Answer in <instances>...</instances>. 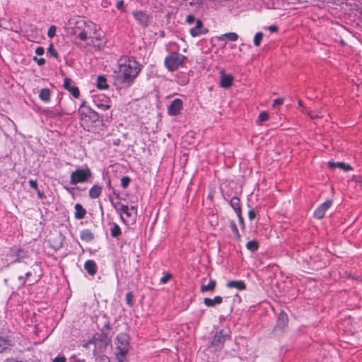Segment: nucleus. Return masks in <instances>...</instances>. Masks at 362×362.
<instances>
[{
  "label": "nucleus",
  "instance_id": "a211bd4d",
  "mask_svg": "<svg viewBox=\"0 0 362 362\" xmlns=\"http://www.w3.org/2000/svg\"><path fill=\"white\" fill-rule=\"evenodd\" d=\"M226 286L228 288H237L238 290L242 291L246 288L245 282L242 280H233L229 281L226 284Z\"/></svg>",
  "mask_w": 362,
  "mask_h": 362
},
{
  "label": "nucleus",
  "instance_id": "864d4df0",
  "mask_svg": "<svg viewBox=\"0 0 362 362\" xmlns=\"http://www.w3.org/2000/svg\"><path fill=\"white\" fill-rule=\"evenodd\" d=\"M194 19V18L193 16L189 15L187 17L186 21H187V23H192Z\"/></svg>",
  "mask_w": 362,
  "mask_h": 362
},
{
  "label": "nucleus",
  "instance_id": "39448f33",
  "mask_svg": "<svg viewBox=\"0 0 362 362\" xmlns=\"http://www.w3.org/2000/svg\"><path fill=\"white\" fill-rule=\"evenodd\" d=\"M116 357L119 362H122L125 356L129 349L128 337L126 334H121L116 338Z\"/></svg>",
  "mask_w": 362,
  "mask_h": 362
},
{
  "label": "nucleus",
  "instance_id": "c9c22d12",
  "mask_svg": "<svg viewBox=\"0 0 362 362\" xmlns=\"http://www.w3.org/2000/svg\"><path fill=\"white\" fill-rule=\"evenodd\" d=\"M130 182L131 178L129 176H124L121 179V186L126 189L129 185Z\"/></svg>",
  "mask_w": 362,
  "mask_h": 362
},
{
  "label": "nucleus",
  "instance_id": "a878e982",
  "mask_svg": "<svg viewBox=\"0 0 362 362\" xmlns=\"http://www.w3.org/2000/svg\"><path fill=\"white\" fill-rule=\"evenodd\" d=\"M96 86L100 90L107 89L109 86L107 82V79L104 76H98L97 78Z\"/></svg>",
  "mask_w": 362,
  "mask_h": 362
},
{
  "label": "nucleus",
  "instance_id": "dca6fc26",
  "mask_svg": "<svg viewBox=\"0 0 362 362\" xmlns=\"http://www.w3.org/2000/svg\"><path fill=\"white\" fill-rule=\"evenodd\" d=\"M11 255L13 257L11 263L21 262L25 258L28 257V252L25 250L19 248L11 253Z\"/></svg>",
  "mask_w": 362,
  "mask_h": 362
},
{
  "label": "nucleus",
  "instance_id": "4be33fe9",
  "mask_svg": "<svg viewBox=\"0 0 362 362\" xmlns=\"http://www.w3.org/2000/svg\"><path fill=\"white\" fill-rule=\"evenodd\" d=\"M75 214L74 217L77 220L84 218L86 214V210L80 204H76L74 206Z\"/></svg>",
  "mask_w": 362,
  "mask_h": 362
},
{
  "label": "nucleus",
  "instance_id": "5701e85b",
  "mask_svg": "<svg viewBox=\"0 0 362 362\" xmlns=\"http://www.w3.org/2000/svg\"><path fill=\"white\" fill-rule=\"evenodd\" d=\"M80 238L83 241L90 243L93 240L94 235L89 229H84L80 232Z\"/></svg>",
  "mask_w": 362,
  "mask_h": 362
},
{
  "label": "nucleus",
  "instance_id": "f3484780",
  "mask_svg": "<svg viewBox=\"0 0 362 362\" xmlns=\"http://www.w3.org/2000/svg\"><path fill=\"white\" fill-rule=\"evenodd\" d=\"M327 165L329 168L334 169V168H338L343 170L345 172L350 171L351 170H352V168L350 165L346 164L343 162L329 161V162H328Z\"/></svg>",
  "mask_w": 362,
  "mask_h": 362
},
{
  "label": "nucleus",
  "instance_id": "f257e3e1",
  "mask_svg": "<svg viewBox=\"0 0 362 362\" xmlns=\"http://www.w3.org/2000/svg\"><path fill=\"white\" fill-rule=\"evenodd\" d=\"M141 69V64L134 57L122 59L118 69L113 73L115 84L120 87L132 86Z\"/></svg>",
  "mask_w": 362,
  "mask_h": 362
},
{
  "label": "nucleus",
  "instance_id": "473e14b6",
  "mask_svg": "<svg viewBox=\"0 0 362 362\" xmlns=\"http://www.w3.org/2000/svg\"><path fill=\"white\" fill-rule=\"evenodd\" d=\"M258 247H259V244L255 240H250L246 244V248L248 250H250L252 252H255V251L257 250Z\"/></svg>",
  "mask_w": 362,
  "mask_h": 362
},
{
  "label": "nucleus",
  "instance_id": "37998d69",
  "mask_svg": "<svg viewBox=\"0 0 362 362\" xmlns=\"http://www.w3.org/2000/svg\"><path fill=\"white\" fill-rule=\"evenodd\" d=\"M284 103V98H276L273 101L272 107L276 108Z\"/></svg>",
  "mask_w": 362,
  "mask_h": 362
},
{
  "label": "nucleus",
  "instance_id": "4c0bfd02",
  "mask_svg": "<svg viewBox=\"0 0 362 362\" xmlns=\"http://www.w3.org/2000/svg\"><path fill=\"white\" fill-rule=\"evenodd\" d=\"M56 30H57V28L54 25L50 26L48 30V32H47V36L49 38L54 37L56 34Z\"/></svg>",
  "mask_w": 362,
  "mask_h": 362
},
{
  "label": "nucleus",
  "instance_id": "69168bd1",
  "mask_svg": "<svg viewBox=\"0 0 362 362\" xmlns=\"http://www.w3.org/2000/svg\"><path fill=\"white\" fill-rule=\"evenodd\" d=\"M66 189L68 192H71V190H70V189H69V188L66 187Z\"/></svg>",
  "mask_w": 362,
  "mask_h": 362
},
{
  "label": "nucleus",
  "instance_id": "0e129e2a",
  "mask_svg": "<svg viewBox=\"0 0 362 362\" xmlns=\"http://www.w3.org/2000/svg\"><path fill=\"white\" fill-rule=\"evenodd\" d=\"M76 362H85V360H78Z\"/></svg>",
  "mask_w": 362,
  "mask_h": 362
},
{
  "label": "nucleus",
  "instance_id": "6e6d98bb",
  "mask_svg": "<svg viewBox=\"0 0 362 362\" xmlns=\"http://www.w3.org/2000/svg\"><path fill=\"white\" fill-rule=\"evenodd\" d=\"M36 191H37V194L38 197H40V199H42V198L45 197V194H44V193L42 192H40L38 189Z\"/></svg>",
  "mask_w": 362,
  "mask_h": 362
},
{
  "label": "nucleus",
  "instance_id": "7ed1b4c3",
  "mask_svg": "<svg viewBox=\"0 0 362 362\" xmlns=\"http://www.w3.org/2000/svg\"><path fill=\"white\" fill-rule=\"evenodd\" d=\"M187 61V57L176 52H172L167 55L164 60V64L169 71H175L183 67Z\"/></svg>",
  "mask_w": 362,
  "mask_h": 362
},
{
  "label": "nucleus",
  "instance_id": "2f4dec72",
  "mask_svg": "<svg viewBox=\"0 0 362 362\" xmlns=\"http://www.w3.org/2000/svg\"><path fill=\"white\" fill-rule=\"evenodd\" d=\"M230 228L231 229V231L234 234L235 237L236 238V239L238 240H240L241 236H240V235L239 233L238 227H237V226L235 224V222L234 221H230Z\"/></svg>",
  "mask_w": 362,
  "mask_h": 362
},
{
  "label": "nucleus",
  "instance_id": "e433bc0d",
  "mask_svg": "<svg viewBox=\"0 0 362 362\" xmlns=\"http://www.w3.org/2000/svg\"><path fill=\"white\" fill-rule=\"evenodd\" d=\"M258 119L260 122H265L269 119V115L267 112H262L259 113Z\"/></svg>",
  "mask_w": 362,
  "mask_h": 362
},
{
  "label": "nucleus",
  "instance_id": "6ab92c4d",
  "mask_svg": "<svg viewBox=\"0 0 362 362\" xmlns=\"http://www.w3.org/2000/svg\"><path fill=\"white\" fill-rule=\"evenodd\" d=\"M223 298L221 296H216L214 298H205L204 299V303L206 306L211 308L214 307L216 305L222 303Z\"/></svg>",
  "mask_w": 362,
  "mask_h": 362
},
{
  "label": "nucleus",
  "instance_id": "7c9ffc66",
  "mask_svg": "<svg viewBox=\"0 0 362 362\" xmlns=\"http://www.w3.org/2000/svg\"><path fill=\"white\" fill-rule=\"evenodd\" d=\"M122 233L121 228L118 224L115 223H112V228H110V234L112 238H117Z\"/></svg>",
  "mask_w": 362,
  "mask_h": 362
},
{
  "label": "nucleus",
  "instance_id": "e2e57ef3",
  "mask_svg": "<svg viewBox=\"0 0 362 362\" xmlns=\"http://www.w3.org/2000/svg\"><path fill=\"white\" fill-rule=\"evenodd\" d=\"M132 210V211H135V212H136V208L134 206H131V208L129 209V210Z\"/></svg>",
  "mask_w": 362,
  "mask_h": 362
},
{
  "label": "nucleus",
  "instance_id": "412c9836",
  "mask_svg": "<svg viewBox=\"0 0 362 362\" xmlns=\"http://www.w3.org/2000/svg\"><path fill=\"white\" fill-rule=\"evenodd\" d=\"M84 269L89 275L93 276L97 272L96 263L93 260H87L84 264Z\"/></svg>",
  "mask_w": 362,
  "mask_h": 362
},
{
  "label": "nucleus",
  "instance_id": "9d476101",
  "mask_svg": "<svg viewBox=\"0 0 362 362\" xmlns=\"http://www.w3.org/2000/svg\"><path fill=\"white\" fill-rule=\"evenodd\" d=\"M110 199V201L111 202L112 206H114V208L116 209V211L117 212L119 213L120 214V216H121V219L122 221L124 222V223H126V221L125 219L124 218V217L122 216V214H125L126 216L127 217H130L132 216V214L131 212L129 211V208L128 206L127 205H124L119 202H114L112 201V197L110 196L109 197Z\"/></svg>",
  "mask_w": 362,
  "mask_h": 362
},
{
  "label": "nucleus",
  "instance_id": "a19ab883",
  "mask_svg": "<svg viewBox=\"0 0 362 362\" xmlns=\"http://www.w3.org/2000/svg\"><path fill=\"white\" fill-rule=\"evenodd\" d=\"M133 298H134V296L132 292H128L126 294V302H127V304L129 305V306L132 305Z\"/></svg>",
  "mask_w": 362,
  "mask_h": 362
},
{
  "label": "nucleus",
  "instance_id": "09e8293b",
  "mask_svg": "<svg viewBox=\"0 0 362 362\" xmlns=\"http://www.w3.org/2000/svg\"><path fill=\"white\" fill-rule=\"evenodd\" d=\"M116 7L119 10H122L124 8V1L120 0V1H117V4H116Z\"/></svg>",
  "mask_w": 362,
  "mask_h": 362
},
{
  "label": "nucleus",
  "instance_id": "680f3d73",
  "mask_svg": "<svg viewBox=\"0 0 362 362\" xmlns=\"http://www.w3.org/2000/svg\"><path fill=\"white\" fill-rule=\"evenodd\" d=\"M107 187H108L109 188H112V186H111V181H110V180H108V182H107Z\"/></svg>",
  "mask_w": 362,
  "mask_h": 362
},
{
  "label": "nucleus",
  "instance_id": "13d9d810",
  "mask_svg": "<svg viewBox=\"0 0 362 362\" xmlns=\"http://www.w3.org/2000/svg\"><path fill=\"white\" fill-rule=\"evenodd\" d=\"M31 276H32V272H28L25 273V279H27L28 278H29Z\"/></svg>",
  "mask_w": 362,
  "mask_h": 362
},
{
  "label": "nucleus",
  "instance_id": "f8f14e48",
  "mask_svg": "<svg viewBox=\"0 0 362 362\" xmlns=\"http://www.w3.org/2000/svg\"><path fill=\"white\" fill-rule=\"evenodd\" d=\"M220 86L224 88H230L233 81V76L231 74H226L223 70L220 71Z\"/></svg>",
  "mask_w": 362,
  "mask_h": 362
},
{
  "label": "nucleus",
  "instance_id": "4468645a",
  "mask_svg": "<svg viewBox=\"0 0 362 362\" xmlns=\"http://www.w3.org/2000/svg\"><path fill=\"white\" fill-rule=\"evenodd\" d=\"M71 79L65 78L64 81V87L66 90L69 91L75 98H78L80 95L79 89L78 87L71 86Z\"/></svg>",
  "mask_w": 362,
  "mask_h": 362
},
{
  "label": "nucleus",
  "instance_id": "c03bdc74",
  "mask_svg": "<svg viewBox=\"0 0 362 362\" xmlns=\"http://www.w3.org/2000/svg\"><path fill=\"white\" fill-rule=\"evenodd\" d=\"M29 185L30 186V187L35 190H37L38 189V185H37V181L35 180H32L30 179L29 180Z\"/></svg>",
  "mask_w": 362,
  "mask_h": 362
},
{
  "label": "nucleus",
  "instance_id": "bf43d9fd",
  "mask_svg": "<svg viewBox=\"0 0 362 362\" xmlns=\"http://www.w3.org/2000/svg\"><path fill=\"white\" fill-rule=\"evenodd\" d=\"M53 115H55V116H61L62 115L61 112H59L58 110H54L53 112Z\"/></svg>",
  "mask_w": 362,
  "mask_h": 362
},
{
  "label": "nucleus",
  "instance_id": "58836bf2",
  "mask_svg": "<svg viewBox=\"0 0 362 362\" xmlns=\"http://www.w3.org/2000/svg\"><path fill=\"white\" fill-rule=\"evenodd\" d=\"M47 52L49 53L53 57L57 58L58 57V53L57 51L54 49L52 44H51L48 49Z\"/></svg>",
  "mask_w": 362,
  "mask_h": 362
},
{
  "label": "nucleus",
  "instance_id": "6e6552de",
  "mask_svg": "<svg viewBox=\"0 0 362 362\" xmlns=\"http://www.w3.org/2000/svg\"><path fill=\"white\" fill-rule=\"evenodd\" d=\"M94 105L101 110H107L110 107V99L104 94L92 96Z\"/></svg>",
  "mask_w": 362,
  "mask_h": 362
},
{
  "label": "nucleus",
  "instance_id": "b1692460",
  "mask_svg": "<svg viewBox=\"0 0 362 362\" xmlns=\"http://www.w3.org/2000/svg\"><path fill=\"white\" fill-rule=\"evenodd\" d=\"M230 206L233 209L235 214H241L240 201L237 197H233L229 202Z\"/></svg>",
  "mask_w": 362,
  "mask_h": 362
},
{
  "label": "nucleus",
  "instance_id": "de8ad7c7",
  "mask_svg": "<svg viewBox=\"0 0 362 362\" xmlns=\"http://www.w3.org/2000/svg\"><path fill=\"white\" fill-rule=\"evenodd\" d=\"M45 52V49L42 47H37L35 49V54L37 55H42Z\"/></svg>",
  "mask_w": 362,
  "mask_h": 362
},
{
  "label": "nucleus",
  "instance_id": "4d7b16f0",
  "mask_svg": "<svg viewBox=\"0 0 362 362\" xmlns=\"http://www.w3.org/2000/svg\"><path fill=\"white\" fill-rule=\"evenodd\" d=\"M112 193H113V195H114L117 199H119V198H120V197H119V193L117 190L113 189V190H112Z\"/></svg>",
  "mask_w": 362,
  "mask_h": 362
},
{
  "label": "nucleus",
  "instance_id": "79ce46f5",
  "mask_svg": "<svg viewBox=\"0 0 362 362\" xmlns=\"http://www.w3.org/2000/svg\"><path fill=\"white\" fill-rule=\"evenodd\" d=\"M171 277L172 276L170 274H165L160 278V282L163 284H165L171 279Z\"/></svg>",
  "mask_w": 362,
  "mask_h": 362
},
{
  "label": "nucleus",
  "instance_id": "aec40b11",
  "mask_svg": "<svg viewBox=\"0 0 362 362\" xmlns=\"http://www.w3.org/2000/svg\"><path fill=\"white\" fill-rule=\"evenodd\" d=\"M102 190H103V187L101 185H99L97 184L94 185L89 189V192H88L89 197L90 199H93L98 198L102 193Z\"/></svg>",
  "mask_w": 362,
  "mask_h": 362
},
{
  "label": "nucleus",
  "instance_id": "f704fd0d",
  "mask_svg": "<svg viewBox=\"0 0 362 362\" xmlns=\"http://www.w3.org/2000/svg\"><path fill=\"white\" fill-rule=\"evenodd\" d=\"M5 25H6V26H2V25L0 24V27L3 28L4 29H6V30H10L15 31L16 33L19 32V30H21V27L19 26L18 24H5Z\"/></svg>",
  "mask_w": 362,
  "mask_h": 362
},
{
  "label": "nucleus",
  "instance_id": "423d86ee",
  "mask_svg": "<svg viewBox=\"0 0 362 362\" xmlns=\"http://www.w3.org/2000/svg\"><path fill=\"white\" fill-rule=\"evenodd\" d=\"M229 338L230 335L228 331L225 329L217 331L210 341L209 349L214 352L221 351L225 341Z\"/></svg>",
  "mask_w": 362,
  "mask_h": 362
},
{
  "label": "nucleus",
  "instance_id": "ddd939ff",
  "mask_svg": "<svg viewBox=\"0 0 362 362\" xmlns=\"http://www.w3.org/2000/svg\"><path fill=\"white\" fill-rule=\"evenodd\" d=\"M288 321L287 314L281 311L278 315L275 329L283 330L287 326Z\"/></svg>",
  "mask_w": 362,
  "mask_h": 362
},
{
  "label": "nucleus",
  "instance_id": "ea45409f",
  "mask_svg": "<svg viewBox=\"0 0 362 362\" xmlns=\"http://www.w3.org/2000/svg\"><path fill=\"white\" fill-rule=\"evenodd\" d=\"M33 60L34 62H35L38 66H40L45 65V62H46V61L44 58H38L36 56L33 57Z\"/></svg>",
  "mask_w": 362,
  "mask_h": 362
},
{
  "label": "nucleus",
  "instance_id": "9b49d317",
  "mask_svg": "<svg viewBox=\"0 0 362 362\" xmlns=\"http://www.w3.org/2000/svg\"><path fill=\"white\" fill-rule=\"evenodd\" d=\"M332 200L327 199L322 204H321L314 211L313 216L317 219H321L325 216V212L332 205Z\"/></svg>",
  "mask_w": 362,
  "mask_h": 362
},
{
  "label": "nucleus",
  "instance_id": "5fc2aeb1",
  "mask_svg": "<svg viewBox=\"0 0 362 362\" xmlns=\"http://www.w3.org/2000/svg\"><path fill=\"white\" fill-rule=\"evenodd\" d=\"M101 362H110L109 358L106 356H103L100 357Z\"/></svg>",
  "mask_w": 362,
  "mask_h": 362
},
{
  "label": "nucleus",
  "instance_id": "c756f323",
  "mask_svg": "<svg viewBox=\"0 0 362 362\" xmlns=\"http://www.w3.org/2000/svg\"><path fill=\"white\" fill-rule=\"evenodd\" d=\"M216 282L214 279H210L209 282L206 285H202L200 287V291L202 293H205L207 291H213L215 288Z\"/></svg>",
  "mask_w": 362,
  "mask_h": 362
},
{
  "label": "nucleus",
  "instance_id": "f03ea898",
  "mask_svg": "<svg viewBox=\"0 0 362 362\" xmlns=\"http://www.w3.org/2000/svg\"><path fill=\"white\" fill-rule=\"evenodd\" d=\"M83 101L79 109L78 114L81 119V125L83 128L88 132H92L94 124L99 121L100 116L97 112L91 109L89 106L86 105Z\"/></svg>",
  "mask_w": 362,
  "mask_h": 362
},
{
  "label": "nucleus",
  "instance_id": "72a5a7b5",
  "mask_svg": "<svg viewBox=\"0 0 362 362\" xmlns=\"http://www.w3.org/2000/svg\"><path fill=\"white\" fill-rule=\"evenodd\" d=\"M263 36L264 34L262 32H258L255 34L253 39V43L255 47H259L260 45Z\"/></svg>",
  "mask_w": 362,
  "mask_h": 362
},
{
  "label": "nucleus",
  "instance_id": "603ef678",
  "mask_svg": "<svg viewBox=\"0 0 362 362\" xmlns=\"http://www.w3.org/2000/svg\"><path fill=\"white\" fill-rule=\"evenodd\" d=\"M269 30L271 33H274V32L277 31L278 28L276 25H271L269 27Z\"/></svg>",
  "mask_w": 362,
  "mask_h": 362
},
{
  "label": "nucleus",
  "instance_id": "cd10ccee",
  "mask_svg": "<svg viewBox=\"0 0 362 362\" xmlns=\"http://www.w3.org/2000/svg\"><path fill=\"white\" fill-rule=\"evenodd\" d=\"M39 98L45 103H48L50 100V90L49 88H42L39 93Z\"/></svg>",
  "mask_w": 362,
  "mask_h": 362
},
{
  "label": "nucleus",
  "instance_id": "393cba45",
  "mask_svg": "<svg viewBox=\"0 0 362 362\" xmlns=\"http://www.w3.org/2000/svg\"><path fill=\"white\" fill-rule=\"evenodd\" d=\"M217 39L219 41L227 40L228 41L235 42L238 39V35L235 33H227L217 37Z\"/></svg>",
  "mask_w": 362,
  "mask_h": 362
},
{
  "label": "nucleus",
  "instance_id": "1a4fd4ad",
  "mask_svg": "<svg viewBox=\"0 0 362 362\" xmlns=\"http://www.w3.org/2000/svg\"><path fill=\"white\" fill-rule=\"evenodd\" d=\"M183 109V102L180 98L174 99L168 107V114L170 116H177Z\"/></svg>",
  "mask_w": 362,
  "mask_h": 362
},
{
  "label": "nucleus",
  "instance_id": "0eeeda50",
  "mask_svg": "<svg viewBox=\"0 0 362 362\" xmlns=\"http://www.w3.org/2000/svg\"><path fill=\"white\" fill-rule=\"evenodd\" d=\"M92 177L90 169L86 165L82 168H77L70 175V184L76 185L78 183H83L88 181Z\"/></svg>",
  "mask_w": 362,
  "mask_h": 362
},
{
  "label": "nucleus",
  "instance_id": "338daca9",
  "mask_svg": "<svg viewBox=\"0 0 362 362\" xmlns=\"http://www.w3.org/2000/svg\"><path fill=\"white\" fill-rule=\"evenodd\" d=\"M196 23H202L200 20H197Z\"/></svg>",
  "mask_w": 362,
  "mask_h": 362
},
{
  "label": "nucleus",
  "instance_id": "052dcab7",
  "mask_svg": "<svg viewBox=\"0 0 362 362\" xmlns=\"http://www.w3.org/2000/svg\"><path fill=\"white\" fill-rule=\"evenodd\" d=\"M298 105H299L300 107H303V104L302 100H299L298 101Z\"/></svg>",
  "mask_w": 362,
  "mask_h": 362
},
{
  "label": "nucleus",
  "instance_id": "8fccbe9b",
  "mask_svg": "<svg viewBox=\"0 0 362 362\" xmlns=\"http://www.w3.org/2000/svg\"><path fill=\"white\" fill-rule=\"evenodd\" d=\"M237 214V216L238 218L240 224L242 226L243 228H244L245 227V224H244V220H243V218L242 216V214Z\"/></svg>",
  "mask_w": 362,
  "mask_h": 362
},
{
  "label": "nucleus",
  "instance_id": "49530a36",
  "mask_svg": "<svg viewBox=\"0 0 362 362\" xmlns=\"http://www.w3.org/2000/svg\"><path fill=\"white\" fill-rule=\"evenodd\" d=\"M256 216V211L254 209H251L248 211V218L250 221L253 220Z\"/></svg>",
  "mask_w": 362,
  "mask_h": 362
},
{
  "label": "nucleus",
  "instance_id": "20e7f679",
  "mask_svg": "<svg viewBox=\"0 0 362 362\" xmlns=\"http://www.w3.org/2000/svg\"><path fill=\"white\" fill-rule=\"evenodd\" d=\"M104 35L98 24H85L84 28L78 34V37L82 41L88 38L100 40L103 38Z\"/></svg>",
  "mask_w": 362,
  "mask_h": 362
},
{
  "label": "nucleus",
  "instance_id": "2eb2a0df",
  "mask_svg": "<svg viewBox=\"0 0 362 362\" xmlns=\"http://www.w3.org/2000/svg\"><path fill=\"white\" fill-rule=\"evenodd\" d=\"M208 32L209 29L204 27V24H195V26L189 30L190 35L194 37H199Z\"/></svg>",
  "mask_w": 362,
  "mask_h": 362
},
{
  "label": "nucleus",
  "instance_id": "3c124183",
  "mask_svg": "<svg viewBox=\"0 0 362 362\" xmlns=\"http://www.w3.org/2000/svg\"><path fill=\"white\" fill-rule=\"evenodd\" d=\"M18 280H19V281H20V283H21V284L22 286H23V285H25V284L26 279H25V276H18Z\"/></svg>",
  "mask_w": 362,
  "mask_h": 362
},
{
  "label": "nucleus",
  "instance_id": "774afa93",
  "mask_svg": "<svg viewBox=\"0 0 362 362\" xmlns=\"http://www.w3.org/2000/svg\"><path fill=\"white\" fill-rule=\"evenodd\" d=\"M105 327H106L107 328H109V325H105Z\"/></svg>",
  "mask_w": 362,
  "mask_h": 362
},
{
  "label": "nucleus",
  "instance_id": "a18cd8bd",
  "mask_svg": "<svg viewBox=\"0 0 362 362\" xmlns=\"http://www.w3.org/2000/svg\"><path fill=\"white\" fill-rule=\"evenodd\" d=\"M52 362H66V358L64 356L59 355L52 360Z\"/></svg>",
  "mask_w": 362,
  "mask_h": 362
},
{
  "label": "nucleus",
  "instance_id": "c85d7f7f",
  "mask_svg": "<svg viewBox=\"0 0 362 362\" xmlns=\"http://www.w3.org/2000/svg\"><path fill=\"white\" fill-rule=\"evenodd\" d=\"M303 112L307 114L311 119L320 118L323 116L322 111L320 109L317 110H308L305 109L303 110Z\"/></svg>",
  "mask_w": 362,
  "mask_h": 362
},
{
  "label": "nucleus",
  "instance_id": "bb28decb",
  "mask_svg": "<svg viewBox=\"0 0 362 362\" xmlns=\"http://www.w3.org/2000/svg\"><path fill=\"white\" fill-rule=\"evenodd\" d=\"M134 16L139 23H146L148 21V15L141 11L134 12Z\"/></svg>",
  "mask_w": 362,
  "mask_h": 362
}]
</instances>
